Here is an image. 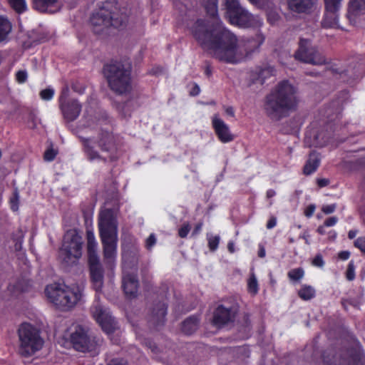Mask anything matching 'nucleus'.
I'll return each mask as SVG.
<instances>
[{
  "label": "nucleus",
  "instance_id": "nucleus-17",
  "mask_svg": "<svg viewBox=\"0 0 365 365\" xmlns=\"http://www.w3.org/2000/svg\"><path fill=\"white\" fill-rule=\"evenodd\" d=\"M138 279L134 273L126 271L125 265L123 267L122 287L125 295L128 297H135L138 289Z\"/></svg>",
  "mask_w": 365,
  "mask_h": 365
},
{
  "label": "nucleus",
  "instance_id": "nucleus-20",
  "mask_svg": "<svg viewBox=\"0 0 365 365\" xmlns=\"http://www.w3.org/2000/svg\"><path fill=\"white\" fill-rule=\"evenodd\" d=\"M86 240H87V244H86V248H87V253H88V261H96V259H99L97 249H98V243L96 240V237L94 235V232L91 230H86Z\"/></svg>",
  "mask_w": 365,
  "mask_h": 365
},
{
  "label": "nucleus",
  "instance_id": "nucleus-36",
  "mask_svg": "<svg viewBox=\"0 0 365 365\" xmlns=\"http://www.w3.org/2000/svg\"><path fill=\"white\" fill-rule=\"evenodd\" d=\"M24 232L21 229H17L13 234V240L15 242V249L16 250H20L21 249V245L24 242Z\"/></svg>",
  "mask_w": 365,
  "mask_h": 365
},
{
  "label": "nucleus",
  "instance_id": "nucleus-22",
  "mask_svg": "<svg viewBox=\"0 0 365 365\" xmlns=\"http://www.w3.org/2000/svg\"><path fill=\"white\" fill-rule=\"evenodd\" d=\"M33 7L44 13H54L58 10V0H32Z\"/></svg>",
  "mask_w": 365,
  "mask_h": 365
},
{
  "label": "nucleus",
  "instance_id": "nucleus-51",
  "mask_svg": "<svg viewBox=\"0 0 365 365\" xmlns=\"http://www.w3.org/2000/svg\"><path fill=\"white\" fill-rule=\"evenodd\" d=\"M337 222H338L337 217H335V216L330 217L324 221V226L332 227V226L335 225Z\"/></svg>",
  "mask_w": 365,
  "mask_h": 365
},
{
  "label": "nucleus",
  "instance_id": "nucleus-43",
  "mask_svg": "<svg viewBox=\"0 0 365 365\" xmlns=\"http://www.w3.org/2000/svg\"><path fill=\"white\" fill-rule=\"evenodd\" d=\"M315 140L316 146L318 147H324L329 142L328 138H324V133L323 132L318 133L315 137Z\"/></svg>",
  "mask_w": 365,
  "mask_h": 365
},
{
  "label": "nucleus",
  "instance_id": "nucleus-2",
  "mask_svg": "<svg viewBox=\"0 0 365 365\" xmlns=\"http://www.w3.org/2000/svg\"><path fill=\"white\" fill-rule=\"evenodd\" d=\"M298 103L297 88L288 81H282L266 96L264 111L271 120L278 121L295 110Z\"/></svg>",
  "mask_w": 365,
  "mask_h": 365
},
{
  "label": "nucleus",
  "instance_id": "nucleus-38",
  "mask_svg": "<svg viewBox=\"0 0 365 365\" xmlns=\"http://www.w3.org/2000/svg\"><path fill=\"white\" fill-rule=\"evenodd\" d=\"M11 208L13 211H16L19 209V193L17 188L14 189L12 196L9 200Z\"/></svg>",
  "mask_w": 365,
  "mask_h": 365
},
{
  "label": "nucleus",
  "instance_id": "nucleus-41",
  "mask_svg": "<svg viewBox=\"0 0 365 365\" xmlns=\"http://www.w3.org/2000/svg\"><path fill=\"white\" fill-rule=\"evenodd\" d=\"M346 278L349 281H352L355 278V265L353 260H351L348 264L346 271Z\"/></svg>",
  "mask_w": 365,
  "mask_h": 365
},
{
  "label": "nucleus",
  "instance_id": "nucleus-34",
  "mask_svg": "<svg viewBox=\"0 0 365 365\" xmlns=\"http://www.w3.org/2000/svg\"><path fill=\"white\" fill-rule=\"evenodd\" d=\"M304 271L302 267L292 269L288 272V278L292 282H298L304 277Z\"/></svg>",
  "mask_w": 365,
  "mask_h": 365
},
{
  "label": "nucleus",
  "instance_id": "nucleus-5",
  "mask_svg": "<svg viewBox=\"0 0 365 365\" xmlns=\"http://www.w3.org/2000/svg\"><path fill=\"white\" fill-rule=\"evenodd\" d=\"M98 230L104 262L112 267L116 259L118 247V222L112 209H106L100 213Z\"/></svg>",
  "mask_w": 365,
  "mask_h": 365
},
{
  "label": "nucleus",
  "instance_id": "nucleus-59",
  "mask_svg": "<svg viewBox=\"0 0 365 365\" xmlns=\"http://www.w3.org/2000/svg\"><path fill=\"white\" fill-rule=\"evenodd\" d=\"M350 257V252L349 251H341L338 254V257L341 260H346Z\"/></svg>",
  "mask_w": 365,
  "mask_h": 365
},
{
  "label": "nucleus",
  "instance_id": "nucleus-55",
  "mask_svg": "<svg viewBox=\"0 0 365 365\" xmlns=\"http://www.w3.org/2000/svg\"><path fill=\"white\" fill-rule=\"evenodd\" d=\"M333 359H334L333 361L329 359L328 355L327 352H324L323 354V361L326 365H337L336 364V356H333Z\"/></svg>",
  "mask_w": 365,
  "mask_h": 365
},
{
  "label": "nucleus",
  "instance_id": "nucleus-26",
  "mask_svg": "<svg viewBox=\"0 0 365 365\" xmlns=\"http://www.w3.org/2000/svg\"><path fill=\"white\" fill-rule=\"evenodd\" d=\"M203 6L206 11V13L210 18L212 19V21H208L210 24H215L216 22L221 21L218 16V0H202Z\"/></svg>",
  "mask_w": 365,
  "mask_h": 365
},
{
  "label": "nucleus",
  "instance_id": "nucleus-33",
  "mask_svg": "<svg viewBox=\"0 0 365 365\" xmlns=\"http://www.w3.org/2000/svg\"><path fill=\"white\" fill-rule=\"evenodd\" d=\"M7 1L10 6L19 14L24 12L27 9L26 0H7Z\"/></svg>",
  "mask_w": 365,
  "mask_h": 365
},
{
  "label": "nucleus",
  "instance_id": "nucleus-50",
  "mask_svg": "<svg viewBox=\"0 0 365 365\" xmlns=\"http://www.w3.org/2000/svg\"><path fill=\"white\" fill-rule=\"evenodd\" d=\"M336 205L335 204H331V205H324L322 207V211L326 214V215H329V214H331L332 212H334L336 210Z\"/></svg>",
  "mask_w": 365,
  "mask_h": 365
},
{
  "label": "nucleus",
  "instance_id": "nucleus-19",
  "mask_svg": "<svg viewBox=\"0 0 365 365\" xmlns=\"http://www.w3.org/2000/svg\"><path fill=\"white\" fill-rule=\"evenodd\" d=\"M91 278L94 283L96 289H98L102 287L103 279V270L99 259L88 261Z\"/></svg>",
  "mask_w": 365,
  "mask_h": 365
},
{
  "label": "nucleus",
  "instance_id": "nucleus-45",
  "mask_svg": "<svg viewBox=\"0 0 365 365\" xmlns=\"http://www.w3.org/2000/svg\"><path fill=\"white\" fill-rule=\"evenodd\" d=\"M354 246L365 255V237H358L354 241Z\"/></svg>",
  "mask_w": 365,
  "mask_h": 365
},
{
  "label": "nucleus",
  "instance_id": "nucleus-10",
  "mask_svg": "<svg viewBox=\"0 0 365 365\" xmlns=\"http://www.w3.org/2000/svg\"><path fill=\"white\" fill-rule=\"evenodd\" d=\"M225 6L226 18L232 25L249 28L257 24L256 17L242 7L239 0H225Z\"/></svg>",
  "mask_w": 365,
  "mask_h": 365
},
{
  "label": "nucleus",
  "instance_id": "nucleus-58",
  "mask_svg": "<svg viewBox=\"0 0 365 365\" xmlns=\"http://www.w3.org/2000/svg\"><path fill=\"white\" fill-rule=\"evenodd\" d=\"M277 225V219L276 217H272L267 222V228L268 230H270V229H272L273 227H274Z\"/></svg>",
  "mask_w": 365,
  "mask_h": 365
},
{
  "label": "nucleus",
  "instance_id": "nucleus-7",
  "mask_svg": "<svg viewBox=\"0 0 365 365\" xmlns=\"http://www.w3.org/2000/svg\"><path fill=\"white\" fill-rule=\"evenodd\" d=\"M45 294L50 302L62 311H68L74 307L81 297L78 288H71L60 284L47 285Z\"/></svg>",
  "mask_w": 365,
  "mask_h": 365
},
{
  "label": "nucleus",
  "instance_id": "nucleus-54",
  "mask_svg": "<svg viewBox=\"0 0 365 365\" xmlns=\"http://www.w3.org/2000/svg\"><path fill=\"white\" fill-rule=\"evenodd\" d=\"M200 86L196 83H193L192 87L190 91V95L192 96H197L200 94Z\"/></svg>",
  "mask_w": 365,
  "mask_h": 365
},
{
  "label": "nucleus",
  "instance_id": "nucleus-64",
  "mask_svg": "<svg viewBox=\"0 0 365 365\" xmlns=\"http://www.w3.org/2000/svg\"><path fill=\"white\" fill-rule=\"evenodd\" d=\"M225 111L227 115H230L232 117L235 116V111L232 107L230 106L225 108Z\"/></svg>",
  "mask_w": 365,
  "mask_h": 365
},
{
  "label": "nucleus",
  "instance_id": "nucleus-31",
  "mask_svg": "<svg viewBox=\"0 0 365 365\" xmlns=\"http://www.w3.org/2000/svg\"><path fill=\"white\" fill-rule=\"evenodd\" d=\"M316 295L315 289L310 285L303 284L298 291V296L303 300H310Z\"/></svg>",
  "mask_w": 365,
  "mask_h": 365
},
{
  "label": "nucleus",
  "instance_id": "nucleus-32",
  "mask_svg": "<svg viewBox=\"0 0 365 365\" xmlns=\"http://www.w3.org/2000/svg\"><path fill=\"white\" fill-rule=\"evenodd\" d=\"M247 290L252 295H256L258 293L259 285L254 272L250 274L247 280Z\"/></svg>",
  "mask_w": 365,
  "mask_h": 365
},
{
  "label": "nucleus",
  "instance_id": "nucleus-39",
  "mask_svg": "<svg viewBox=\"0 0 365 365\" xmlns=\"http://www.w3.org/2000/svg\"><path fill=\"white\" fill-rule=\"evenodd\" d=\"M220 238L218 235L207 236L208 247L210 251L214 252L217 249L219 242H220Z\"/></svg>",
  "mask_w": 365,
  "mask_h": 365
},
{
  "label": "nucleus",
  "instance_id": "nucleus-60",
  "mask_svg": "<svg viewBox=\"0 0 365 365\" xmlns=\"http://www.w3.org/2000/svg\"><path fill=\"white\" fill-rule=\"evenodd\" d=\"M266 255L265 248L262 245H259L258 257L263 258Z\"/></svg>",
  "mask_w": 365,
  "mask_h": 365
},
{
  "label": "nucleus",
  "instance_id": "nucleus-29",
  "mask_svg": "<svg viewBox=\"0 0 365 365\" xmlns=\"http://www.w3.org/2000/svg\"><path fill=\"white\" fill-rule=\"evenodd\" d=\"M12 24L4 16L0 15V43L7 41L11 32Z\"/></svg>",
  "mask_w": 365,
  "mask_h": 365
},
{
  "label": "nucleus",
  "instance_id": "nucleus-44",
  "mask_svg": "<svg viewBox=\"0 0 365 365\" xmlns=\"http://www.w3.org/2000/svg\"><path fill=\"white\" fill-rule=\"evenodd\" d=\"M191 227L188 222L183 224V225L178 230V235L181 238H185L189 232L190 231Z\"/></svg>",
  "mask_w": 365,
  "mask_h": 365
},
{
  "label": "nucleus",
  "instance_id": "nucleus-61",
  "mask_svg": "<svg viewBox=\"0 0 365 365\" xmlns=\"http://www.w3.org/2000/svg\"><path fill=\"white\" fill-rule=\"evenodd\" d=\"M310 235L309 234V232L307 231H304L300 236H299V238H302L305 241V243L307 245H309L310 242H309V238Z\"/></svg>",
  "mask_w": 365,
  "mask_h": 365
},
{
  "label": "nucleus",
  "instance_id": "nucleus-57",
  "mask_svg": "<svg viewBox=\"0 0 365 365\" xmlns=\"http://www.w3.org/2000/svg\"><path fill=\"white\" fill-rule=\"evenodd\" d=\"M317 185L319 187H324L327 186L329 184V180L327 178H319L317 180Z\"/></svg>",
  "mask_w": 365,
  "mask_h": 365
},
{
  "label": "nucleus",
  "instance_id": "nucleus-52",
  "mask_svg": "<svg viewBox=\"0 0 365 365\" xmlns=\"http://www.w3.org/2000/svg\"><path fill=\"white\" fill-rule=\"evenodd\" d=\"M252 4L255 5L257 8L264 9L267 5L266 0H248Z\"/></svg>",
  "mask_w": 365,
  "mask_h": 365
},
{
  "label": "nucleus",
  "instance_id": "nucleus-23",
  "mask_svg": "<svg viewBox=\"0 0 365 365\" xmlns=\"http://www.w3.org/2000/svg\"><path fill=\"white\" fill-rule=\"evenodd\" d=\"M315 3V0H289V8L297 13H309Z\"/></svg>",
  "mask_w": 365,
  "mask_h": 365
},
{
  "label": "nucleus",
  "instance_id": "nucleus-62",
  "mask_svg": "<svg viewBox=\"0 0 365 365\" xmlns=\"http://www.w3.org/2000/svg\"><path fill=\"white\" fill-rule=\"evenodd\" d=\"M202 222H199V223H197V224L195 225V228H194V230H193V232H192V235H196L199 234V233H200V231H201V230H202Z\"/></svg>",
  "mask_w": 365,
  "mask_h": 365
},
{
  "label": "nucleus",
  "instance_id": "nucleus-53",
  "mask_svg": "<svg viewBox=\"0 0 365 365\" xmlns=\"http://www.w3.org/2000/svg\"><path fill=\"white\" fill-rule=\"evenodd\" d=\"M316 209V206L313 204L308 205L304 210V215L307 217H310L313 215Z\"/></svg>",
  "mask_w": 365,
  "mask_h": 365
},
{
  "label": "nucleus",
  "instance_id": "nucleus-27",
  "mask_svg": "<svg viewBox=\"0 0 365 365\" xmlns=\"http://www.w3.org/2000/svg\"><path fill=\"white\" fill-rule=\"evenodd\" d=\"M339 10L325 9L322 25L324 28H335L338 24Z\"/></svg>",
  "mask_w": 365,
  "mask_h": 365
},
{
  "label": "nucleus",
  "instance_id": "nucleus-49",
  "mask_svg": "<svg viewBox=\"0 0 365 365\" xmlns=\"http://www.w3.org/2000/svg\"><path fill=\"white\" fill-rule=\"evenodd\" d=\"M312 264L318 267H322L324 265V261L322 255H317L312 260Z\"/></svg>",
  "mask_w": 365,
  "mask_h": 365
},
{
  "label": "nucleus",
  "instance_id": "nucleus-56",
  "mask_svg": "<svg viewBox=\"0 0 365 365\" xmlns=\"http://www.w3.org/2000/svg\"><path fill=\"white\" fill-rule=\"evenodd\" d=\"M108 365H126V361L123 359H114Z\"/></svg>",
  "mask_w": 365,
  "mask_h": 365
},
{
  "label": "nucleus",
  "instance_id": "nucleus-11",
  "mask_svg": "<svg viewBox=\"0 0 365 365\" xmlns=\"http://www.w3.org/2000/svg\"><path fill=\"white\" fill-rule=\"evenodd\" d=\"M70 341L73 348L81 352H91L96 350L100 339L88 334L81 326L76 327L70 335Z\"/></svg>",
  "mask_w": 365,
  "mask_h": 365
},
{
  "label": "nucleus",
  "instance_id": "nucleus-47",
  "mask_svg": "<svg viewBox=\"0 0 365 365\" xmlns=\"http://www.w3.org/2000/svg\"><path fill=\"white\" fill-rule=\"evenodd\" d=\"M28 74L26 71L20 70L16 73V79L18 83H24L26 81Z\"/></svg>",
  "mask_w": 365,
  "mask_h": 365
},
{
  "label": "nucleus",
  "instance_id": "nucleus-1",
  "mask_svg": "<svg viewBox=\"0 0 365 365\" xmlns=\"http://www.w3.org/2000/svg\"><path fill=\"white\" fill-rule=\"evenodd\" d=\"M193 37L204 48L220 61L227 63H238L237 36L229 31L222 21L210 24L205 19H199L187 23Z\"/></svg>",
  "mask_w": 365,
  "mask_h": 365
},
{
  "label": "nucleus",
  "instance_id": "nucleus-28",
  "mask_svg": "<svg viewBox=\"0 0 365 365\" xmlns=\"http://www.w3.org/2000/svg\"><path fill=\"white\" fill-rule=\"evenodd\" d=\"M198 317L193 315L187 318L182 324V331L187 335L194 333L198 328L199 324Z\"/></svg>",
  "mask_w": 365,
  "mask_h": 365
},
{
  "label": "nucleus",
  "instance_id": "nucleus-37",
  "mask_svg": "<svg viewBox=\"0 0 365 365\" xmlns=\"http://www.w3.org/2000/svg\"><path fill=\"white\" fill-rule=\"evenodd\" d=\"M343 0H324L325 9L340 10Z\"/></svg>",
  "mask_w": 365,
  "mask_h": 365
},
{
  "label": "nucleus",
  "instance_id": "nucleus-42",
  "mask_svg": "<svg viewBox=\"0 0 365 365\" xmlns=\"http://www.w3.org/2000/svg\"><path fill=\"white\" fill-rule=\"evenodd\" d=\"M40 97L44 101H50L54 96V90L51 88H47L42 90L40 93Z\"/></svg>",
  "mask_w": 365,
  "mask_h": 365
},
{
  "label": "nucleus",
  "instance_id": "nucleus-63",
  "mask_svg": "<svg viewBox=\"0 0 365 365\" xmlns=\"http://www.w3.org/2000/svg\"><path fill=\"white\" fill-rule=\"evenodd\" d=\"M227 250L230 253H234L235 252V243L232 241H230L227 244Z\"/></svg>",
  "mask_w": 365,
  "mask_h": 365
},
{
  "label": "nucleus",
  "instance_id": "nucleus-8",
  "mask_svg": "<svg viewBox=\"0 0 365 365\" xmlns=\"http://www.w3.org/2000/svg\"><path fill=\"white\" fill-rule=\"evenodd\" d=\"M83 240L79 232L70 230L63 237V244L59 250V258L67 266L78 263L83 254Z\"/></svg>",
  "mask_w": 365,
  "mask_h": 365
},
{
  "label": "nucleus",
  "instance_id": "nucleus-14",
  "mask_svg": "<svg viewBox=\"0 0 365 365\" xmlns=\"http://www.w3.org/2000/svg\"><path fill=\"white\" fill-rule=\"evenodd\" d=\"M68 92L69 90L67 87L62 90L59 98L60 108L64 118L68 121H73L81 113V105L77 100H67Z\"/></svg>",
  "mask_w": 365,
  "mask_h": 365
},
{
  "label": "nucleus",
  "instance_id": "nucleus-18",
  "mask_svg": "<svg viewBox=\"0 0 365 365\" xmlns=\"http://www.w3.org/2000/svg\"><path fill=\"white\" fill-rule=\"evenodd\" d=\"M167 308L168 307L164 302H159L154 305L149 320L156 328L164 324L167 314Z\"/></svg>",
  "mask_w": 365,
  "mask_h": 365
},
{
  "label": "nucleus",
  "instance_id": "nucleus-6",
  "mask_svg": "<svg viewBox=\"0 0 365 365\" xmlns=\"http://www.w3.org/2000/svg\"><path fill=\"white\" fill-rule=\"evenodd\" d=\"M103 75L109 88L116 95L130 93L132 86V65L127 61H111L103 66Z\"/></svg>",
  "mask_w": 365,
  "mask_h": 365
},
{
  "label": "nucleus",
  "instance_id": "nucleus-12",
  "mask_svg": "<svg viewBox=\"0 0 365 365\" xmlns=\"http://www.w3.org/2000/svg\"><path fill=\"white\" fill-rule=\"evenodd\" d=\"M238 307L235 304H220L215 309L212 324L218 329L232 324L236 318Z\"/></svg>",
  "mask_w": 365,
  "mask_h": 365
},
{
  "label": "nucleus",
  "instance_id": "nucleus-30",
  "mask_svg": "<svg viewBox=\"0 0 365 365\" xmlns=\"http://www.w3.org/2000/svg\"><path fill=\"white\" fill-rule=\"evenodd\" d=\"M365 11V0H351L349 5V13L358 16Z\"/></svg>",
  "mask_w": 365,
  "mask_h": 365
},
{
  "label": "nucleus",
  "instance_id": "nucleus-4",
  "mask_svg": "<svg viewBox=\"0 0 365 365\" xmlns=\"http://www.w3.org/2000/svg\"><path fill=\"white\" fill-rule=\"evenodd\" d=\"M90 21L94 32L97 34L110 26L123 28L128 22V9L118 8L116 0L100 1L92 13Z\"/></svg>",
  "mask_w": 365,
  "mask_h": 365
},
{
  "label": "nucleus",
  "instance_id": "nucleus-40",
  "mask_svg": "<svg viewBox=\"0 0 365 365\" xmlns=\"http://www.w3.org/2000/svg\"><path fill=\"white\" fill-rule=\"evenodd\" d=\"M279 19L280 16L276 11L269 10L267 11V19L270 24L275 25L279 21Z\"/></svg>",
  "mask_w": 365,
  "mask_h": 365
},
{
  "label": "nucleus",
  "instance_id": "nucleus-46",
  "mask_svg": "<svg viewBox=\"0 0 365 365\" xmlns=\"http://www.w3.org/2000/svg\"><path fill=\"white\" fill-rule=\"evenodd\" d=\"M56 155L57 153L53 148H49L45 151L43 158L46 161L50 162L55 159Z\"/></svg>",
  "mask_w": 365,
  "mask_h": 365
},
{
  "label": "nucleus",
  "instance_id": "nucleus-21",
  "mask_svg": "<svg viewBox=\"0 0 365 365\" xmlns=\"http://www.w3.org/2000/svg\"><path fill=\"white\" fill-rule=\"evenodd\" d=\"M321 158L318 153L312 151L303 168V174L310 175L313 174L319 167Z\"/></svg>",
  "mask_w": 365,
  "mask_h": 365
},
{
  "label": "nucleus",
  "instance_id": "nucleus-24",
  "mask_svg": "<svg viewBox=\"0 0 365 365\" xmlns=\"http://www.w3.org/2000/svg\"><path fill=\"white\" fill-rule=\"evenodd\" d=\"M312 53L309 56H304L303 57V62L315 66H322L329 63L323 52L320 51L317 47H314V50L311 51Z\"/></svg>",
  "mask_w": 365,
  "mask_h": 365
},
{
  "label": "nucleus",
  "instance_id": "nucleus-9",
  "mask_svg": "<svg viewBox=\"0 0 365 365\" xmlns=\"http://www.w3.org/2000/svg\"><path fill=\"white\" fill-rule=\"evenodd\" d=\"M20 353L24 356H30L41 349L44 341L41 336L40 329L29 323H23L19 329Z\"/></svg>",
  "mask_w": 365,
  "mask_h": 365
},
{
  "label": "nucleus",
  "instance_id": "nucleus-25",
  "mask_svg": "<svg viewBox=\"0 0 365 365\" xmlns=\"http://www.w3.org/2000/svg\"><path fill=\"white\" fill-rule=\"evenodd\" d=\"M315 46H312L311 41L309 39L300 38L299 41V48L294 53V58L303 62V57L304 56H309L312 53Z\"/></svg>",
  "mask_w": 365,
  "mask_h": 365
},
{
  "label": "nucleus",
  "instance_id": "nucleus-16",
  "mask_svg": "<svg viewBox=\"0 0 365 365\" xmlns=\"http://www.w3.org/2000/svg\"><path fill=\"white\" fill-rule=\"evenodd\" d=\"M212 125L220 142L227 143L234 140V135L230 132L229 126L219 118L217 114L212 116Z\"/></svg>",
  "mask_w": 365,
  "mask_h": 365
},
{
  "label": "nucleus",
  "instance_id": "nucleus-35",
  "mask_svg": "<svg viewBox=\"0 0 365 365\" xmlns=\"http://www.w3.org/2000/svg\"><path fill=\"white\" fill-rule=\"evenodd\" d=\"M275 70L272 66H267L263 68H261L258 72V78L260 80L262 83H264L266 78L273 76L274 74Z\"/></svg>",
  "mask_w": 365,
  "mask_h": 365
},
{
  "label": "nucleus",
  "instance_id": "nucleus-3",
  "mask_svg": "<svg viewBox=\"0 0 365 365\" xmlns=\"http://www.w3.org/2000/svg\"><path fill=\"white\" fill-rule=\"evenodd\" d=\"M83 144V150L87 158L91 161H99L103 163H113L119 158L118 137L112 131L106 129H101L94 140V143L103 153L101 154L93 145L91 138H81Z\"/></svg>",
  "mask_w": 365,
  "mask_h": 365
},
{
  "label": "nucleus",
  "instance_id": "nucleus-13",
  "mask_svg": "<svg viewBox=\"0 0 365 365\" xmlns=\"http://www.w3.org/2000/svg\"><path fill=\"white\" fill-rule=\"evenodd\" d=\"M91 312L102 329L107 334L113 333L117 329V322L110 315L108 309L96 302L91 308Z\"/></svg>",
  "mask_w": 365,
  "mask_h": 365
},
{
  "label": "nucleus",
  "instance_id": "nucleus-15",
  "mask_svg": "<svg viewBox=\"0 0 365 365\" xmlns=\"http://www.w3.org/2000/svg\"><path fill=\"white\" fill-rule=\"evenodd\" d=\"M264 41V36L261 33H258L255 37L247 38L237 43V46H240L237 49L238 62L244 57L247 56L258 50L260 46Z\"/></svg>",
  "mask_w": 365,
  "mask_h": 365
},
{
  "label": "nucleus",
  "instance_id": "nucleus-48",
  "mask_svg": "<svg viewBox=\"0 0 365 365\" xmlns=\"http://www.w3.org/2000/svg\"><path fill=\"white\" fill-rule=\"evenodd\" d=\"M156 243V237L155 234L152 233L149 235V237L146 239L145 241V247L150 250L153 248V247Z\"/></svg>",
  "mask_w": 365,
  "mask_h": 365
}]
</instances>
